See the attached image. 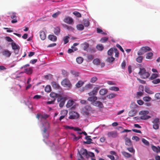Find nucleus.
I'll use <instances>...</instances> for the list:
<instances>
[{"instance_id": "obj_55", "label": "nucleus", "mask_w": 160, "mask_h": 160, "mask_svg": "<svg viewBox=\"0 0 160 160\" xmlns=\"http://www.w3.org/2000/svg\"><path fill=\"white\" fill-rule=\"evenodd\" d=\"M69 37L68 36H66L63 38V41L64 42V44H66L68 42V39Z\"/></svg>"}, {"instance_id": "obj_45", "label": "nucleus", "mask_w": 160, "mask_h": 160, "mask_svg": "<svg viewBox=\"0 0 160 160\" xmlns=\"http://www.w3.org/2000/svg\"><path fill=\"white\" fill-rule=\"evenodd\" d=\"M51 90V88L50 86H47L45 88V91L47 92H50Z\"/></svg>"}, {"instance_id": "obj_10", "label": "nucleus", "mask_w": 160, "mask_h": 160, "mask_svg": "<svg viewBox=\"0 0 160 160\" xmlns=\"http://www.w3.org/2000/svg\"><path fill=\"white\" fill-rule=\"evenodd\" d=\"M92 104L95 106H97L100 108H102L103 107L102 103L99 101H97L92 102Z\"/></svg>"}, {"instance_id": "obj_37", "label": "nucleus", "mask_w": 160, "mask_h": 160, "mask_svg": "<svg viewBox=\"0 0 160 160\" xmlns=\"http://www.w3.org/2000/svg\"><path fill=\"white\" fill-rule=\"evenodd\" d=\"M83 61V58L81 57H79L76 58V61L79 64L81 63Z\"/></svg>"}, {"instance_id": "obj_64", "label": "nucleus", "mask_w": 160, "mask_h": 160, "mask_svg": "<svg viewBox=\"0 0 160 160\" xmlns=\"http://www.w3.org/2000/svg\"><path fill=\"white\" fill-rule=\"evenodd\" d=\"M155 97L157 99H160V93L155 94Z\"/></svg>"}, {"instance_id": "obj_52", "label": "nucleus", "mask_w": 160, "mask_h": 160, "mask_svg": "<svg viewBox=\"0 0 160 160\" xmlns=\"http://www.w3.org/2000/svg\"><path fill=\"white\" fill-rule=\"evenodd\" d=\"M49 117V115L46 114H41V119H46Z\"/></svg>"}, {"instance_id": "obj_62", "label": "nucleus", "mask_w": 160, "mask_h": 160, "mask_svg": "<svg viewBox=\"0 0 160 160\" xmlns=\"http://www.w3.org/2000/svg\"><path fill=\"white\" fill-rule=\"evenodd\" d=\"M132 139L133 140H135L136 141H138L139 140V138L137 136H133L132 138Z\"/></svg>"}, {"instance_id": "obj_54", "label": "nucleus", "mask_w": 160, "mask_h": 160, "mask_svg": "<svg viewBox=\"0 0 160 160\" xmlns=\"http://www.w3.org/2000/svg\"><path fill=\"white\" fill-rule=\"evenodd\" d=\"M73 13L74 15L80 18L81 17V14L78 12L75 11L73 12Z\"/></svg>"}, {"instance_id": "obj_39", "label": "nucleus", "mask_w": 160, "mask_h": 160, "mask_svg": "<svg viewBox=\"0 0 160 160\" xmlns=\"http://www.w3.org/2000/svg\"><path fill=\"white\" fill-rule=\"evenodd\" d=\"M71 135H72L74 137L73 140L77 141L81 138V136H79L78 137H76L73 134L71 133Z\"/></svg>"}, {"instance_id": "obj_1", "label": "nucleus", "mask_w": 160, "mask_h": 160, "mask_svg": "<svg viewBox=\"0 0 160 160\" xmlns=\"http://www.w3.org/2000/svg\"><path fill=\"white\" fill-rule=\"evenodd\" d=\"M78 104L73 100H71V119H77L79 117V114L75 111H71L76 108Z\"/></svg>"}, {"instance_id": "obj_14", "label": "nucleus", "mask_w": 160, "mask_h": 160, "mask_svg": "<svg viewBox=\"0 0 160 160\" xmlns=\"http://www.w3.org/2000/svg\"><path fill=\"white\" fill-rule=\"evenodd\" d=\"M151 148L154 152L157 153H158L159 152H160V147L158 146V147H156L153 145H152L151 146Z\"/></svg>"}, {"instance_id": "obj_36", "label": "nucleus", "mask_w": 160, "mask_h": 160, "mask_svg": "<svg viewBox=\"0 0 160 160\" xmlns=\"http://www.w3.org/2000/svg\"><path fill=\"white\" fill-rule=\"evenodd\" d=\"M77 28L79 30H82L84 29V26L82 24H79L77 25Z\"/></svg>"}, {"instance_id": "obj_13", "label": "nucleus", "mask_w": 160, "mask_h": 160, "mask_svg": "<svg viewBox=\"0 0 160 160\" xmlns=\"http://www.w3.org/2000/svg\"><path fill=\"white\" fill-rule=\"evenodd\" d=\"M46 124L48 126L47 127V128H44V129L42 131V134L44 137L47 138L48 137V135L47 134H46V133L47 129L49 128V123L48 122H47Z\"/></svg>"}, {"instance_id": "obj_63", "label": "nucleus", "mask_w": 160, "mask_h": 160, "mask_svg": "<svg viewBox=\"0 0 160 160\" xmlns=\"http://www.w3.org/2000/svg\"><path fill=\"white\" fill-rule=\"evenodd\" d=\"M143 94V92L139 91L137 92V95L138 97H141Z\"/></svg>"}, {"instance_id": "obj_23", "label": "nucleus", "mask_w": 160, "mask_h": 160, "mask_svg": "<svg viewBox=\"0 0 160 160\" xmlns=\"http://www.w3.org/2000/svg\"><path fill=\"white\" fill-rule=\"evenodd\" d=\"M84 84V82L80 80L76 84V86L77 88H79L82 87Z\"/></svg>"}, {"instance_id": "obj_44", "label": "nucleus", "mask_w": 160, "mask_h": 160, "mask_svg": "<svg viewBox=\"0 0 160 160\" xmlns=\"http://www.w3.org/2000/svg\"><path fill=\"white\" fill-rule=\"evenodd\" d=\"M97 32L98 33H100L103 35H106L107 33L106 32H103L102 30L99 28H97Z\"/></svg>"}, {"instance_id": "obj_2", "label": "nucleus", "mask_w": 160, "mask_h": 160, "mask_svg": "<svg viewBox=\"0 0 160 160\" xmlns=\"http://www.w3.org/2000/svg\"><path fill=\"white\" fill-rule=\"evenodd\" d=\"M138 74L142 78L144 79L148 78L150 76L149 73L146 72L145 69L144 68H140Z\"/></svg>"}, {"instance_id": "obj_57", "label": "nucleus", "mask_w": 160, "mask_h": 160, "mask_svg": "<svg viewBox=\"0 0 160 160\" xmlns=\"http://www.w3.org/2000/svg\"><path fill=\"white\" fill-rule=\"evenodd\" d=\"M98 80V78L96 77H94L92 78L90 80V82L92 83H94Z\"/></svg>"}, {"instance_id": "obj_61", "label": "nucleus", "mask_w": 160, "mask_h": 160, "mask_svg": "<svg viewBox=\"0 0 160 160\" xmlns=\"http://www.w3.org/2000/svg\"><path fill=\"white\" fill-rule=\"evenodd\" d=\"M58 94L54 92H51L50 94V96L51 97L54 98L57 96Z\"/></svg>"}, {"instance_id": "obj_32", "label": "nucleus", "mask_w": 160, "mask_h": 160, "mask_svg": "<svg viewBox=\"0 0 160 160\" xmlns=\"http://www.w3.org/2000/svg\"><path fill=\"white\" fill-rule=\"evenodd\" d=\"M143 59V57L142 56H139L136 58V61L139 63H141L142 60Z\"/></svg>"}, {"instance_id": "obj_48", "label": "nucleus", "mask_w": 160, "mask_h": 160, "mask_svg": "<svg viewBox=\"0 0 160 160\" xmlns=\"http://www.w3.org/2000/svg\"><path fill=\"white\" fill-rule=\"evenodd\" d=\"M152 82L155 84H156L159 83L160 82V80L159 78L155 79H153L152 81Z\"/></svg>"}, {"instance_id": "obj_6", "label": "nucleus", "mask_w": 160, "mask_h": 160, "mask_svg": "<svg viewBox=\"0 0 160 160\" xmlns=\"http://www.w3.org/2000/svg\"><path fill=\"white\" fill-rule=\"evenodd\" d=\"M91 110V108L89 105H86L82 109V112L84 114L86 115H88L89 112Z\"/></svg>"}, {"instance_id": "obj_16", "label": "nucleus", "mask_w": 160, "mask_h": 160, "mask_svg": "<svg viewBox=\"0 0 160 160\" xmlns=\"http://www.w3.org/2000/svg\"><path fill=\"white\" fill-rule=\"evenodd\" d=\"M151 50V49L148 46L143 47L141 48V50L143 51L144 53L148 51H150Z\"/></svg>"}, {"instance_id": "obj_49", "label": "nucleus", "mask_w": 160, "mask_h": 160, "mask_svg": "<svg viewBox=\"0 0 160 160\" xmlns=\"http://www.w3.org/2000/svg\"><path fill=\"white\" fill-rule=\"evenodd\" d=\"M64 22L68 24H70V18L69 17H66L64 20Z\"/></svg>"}, {"instance_id": "obj_25", "label": "nucleus", "mask_w": 160, "mask_h": 160, "mask_svg": "<svg viewBox=\"0 0 160 160\" xmlns=\"http://www.w3.org/2000/svg\"><path fill=\"white\" fill-rule=\"evenodd\" d=\"M32 69L31 68L25 69L24 72H25L28 74H31L32 73Z\"/></svg>"}, {"instance_id": "obj_4", "label": "nucleus", "mask_w": 160, "mask_h": 160, "mask_svg": "<svg viewBox=\"0 0 160 160\" xmlns=\"http://www.w3.org/2000/svg\"><path fill=\"white\" fill-rule=\"evenodd\" d=\"M67 98L66 97H62L60 96L58 98L57 100L58 102H60L59 104V106L60 107L62 108L63 107L65 104V101L67 100Z\"/></svg>"}, {"instance_id": "obj_24", "label": "nucleus", "mask_w": 160, "mask_h": 160, "mask_svg": "<svg viewBox=\"0 0 160 160\" xmlns=\"http://www.w3.org/2000/svg\"><path fill=\"white\" fill-rule=\"evenodd\" d=\"M136 111L134 109H132L129 112L128 115L130 117H133L136 115Z\"/></svg>"}, {"instance_id": "obj_51", "label": "nucleus", "mask_w": 160, "mask_h": 160, "mask_svg": "<svg viewBox=\"0 0 160 160\" xmlns=\"http://www.w3.org/2000/svg\"><path fill=\"white\" fill-rule=\"evenodd\" d=\"M142 141L143 143H144L145 145L147 146H148L149 145V142L145 139L142 138Z\"/></svg>"}, {"instance_id": "obj_43", "label": "nucleus", "mask_w": 160, "mask_h": 160, "mask_svg": "<svg viewBox=\"0 0 160 160\" xmlns=\"http://www.w3.org/2000/svg\"><path fill=\"white\" fill-rule=\"evenodd\" d=\"M153 53L152 52H149L147 53L146 58L147 59H151L153 56Z\"/></svg>"}, {"instance_id": "obj_17", "label": "nucleus", "mask_w": 160, "mask_h": 160, "mask_svg": "<svg viewBox=\"0 0 160 160\" xmlns=\"http://www.w3.org/2000/svg\"><path fill=\"white\" fill-rule=\"evenodd\" d=\"M79 44L78 43H74L73 45L72 46L71 49V53L74 52V51H77L78 49L75 47Z\"/></svg>"}, {"instance_id": "obj_56", "label": "nucleus", "mask_w": 160, "mask_h": 160, "mask_svg": "<svg viewBox=\"0 0 160 160\" xmlns=\"http://www.w3.org/2000/svg\"><path fill=\"white\" fill-rule=\"evenodd\" d=\"M83 23L85 26L86 27H88L89 25V22L88 20H84Z\"/></svg>"}, {"instance_id": "obj_8", "label": "nucleus", "mask_w": 160, "mask_h": 160, "mask_svg": "<svg viewBox=\"0 0 160 160\" xmlns=\"http://www.w3.org/2000/svg\"><path fill=\"white\" fill-rule=\"evenodd\" d=\"M78 153L79 154L85 156L87 158H88V153L86 149L81 148L80 151H78Z\"/></svg>"}, {"instance_id": "obj_22", "label": "nucleus", "mask_w": 160, "mask_h": 160, "mask_svg": "<svg viewBox=\"0 0 160 160\" xmlns=\"http://www.w3.org/2000/svg\"><path fill=\"white\" fill-rule=\"evenodd\" d=\"M51 85L55 89H58L59 88V84L53 81L52 82Z\"/></svg>"}, {"instance_id": "obj_58", "label": "nucleus", "mask_w": 160, "mask_h": 160, "mask_svg": "<svg viewBox=\"0 0 160 160\" xmlns=\"http://www.w3.org/2000/svg\"><path fill=\"white\" fill-rule=\"evenodd\" d=\"M108 38H107L106 37H104L102 38L101 39L100 41L101 42L103 43V42H106L108 40Z\"/></svg>"}, {"instance_id": "obj_31", "label": "nucleus", "mask_w": 160, "mask_h": 160, "mask_svg": "<svg viewBox=\"0 0 160 160\" xmlns=\"http://www.w3.org/2000/svg\"><path fill=\"white\" fill-rule=\"evenodd\" d=\"M93 62L94 64L96 65H98L100 63V61L99 59L95 58L93 60Z\"/></svg>"}, {"instance_id": "obj_5", "label": "nucleus", "mask_w": 160, "mask_h": 160, "mask_svg": "<svg viewBox=\"0 0 160 160\" xmlns=\"http://www.w3.org/2000/svg\"><path fill=\"white\" fill-rule=\"evenodd\" d=\"M2 56L6 58H8L10 57L12 52L7 49H5L3 50L1 52Z\"/></svg>"}, {"instance_id": "obj_15", "label": "nucleus", "mask_w": 160, "mask_h": 160, "mask_svg": "<svg viewBox=\"0 0 160 160\" xmlns=\"http://www.w3.org/2000/svg\"><path fill=\"white\" fill-rule=\"evenodd\" d=\"M89 44L87 42H84L81 44L83 49L85 51H88V48L89 47Z\"/></svg>"}, {"instance_id": "obj_47", "label": "nucleus", "mask_w": 160, "mask_h": 160, "mask_svg": "<svg viewBox=\"0 0 160 160\" xmlns=\"http://www.w3.org/2000/svg\"><path fill=\"white\" fill-rule=\"evenodd\" d=\"M109 89L114 91H118L119 90V88L118 87H112L109 88Z\"/></svg>"}, {"instance_id": "obj_12", "label": "nucleus", "mask_w": 160, "mask_h": 160, "mask_svg": "<svg viewBox=\"0 0 160 160\" xmlns=\"http://www.w3.org/2000/svg\"><path fill=\"white\" fill-rule=\"evenodd\" d=\"M125 141V144L126 145L128 146H132V144L130 139L127 137H126L124 138Z\"/></svg>"}, {"instance_id": "obj_38", "label": "nucleus", "mask_w": 160, "mask_h": 160, "mask_svg": "<svg viewBox=\"0 0 160 160\" xmlns=\"http://www.w3.org/2000/svg\"><path fill=\"white\" fill-rule=\"evenodd\" d=\"M158 77V74L157 73H153L152 74L151 77H150V79L151 80L154 79H156V78Z\"/></svg>"}, {"instance_id": "obj_19", "label": "nucleus", "mask_w": 160, "mask_h": 160, "mask_svg": "<svg viewBox=\"0 0 160 160\" xmlns=\"http://www.w3.org/2000/svg\"><path fill=\"white\" fill-rule=\"evenodd\" d=\"M40 37L42 40H44L46 38V35L43 31H41L40 33Z\"/></svg>"}, {"instance_id": "obj_20", "label": "nucleus", "mask_w": 160, "mask_h": 160, "mask_svg": "<svg viewBox=\"0 0 160 160\" xmlns=\"http://www.w3.org/2000/svg\"><path fill=\"white\" fill-rule=\"evenodd\" d=\"M48 39L52 41H55L57 39V37L53 35L50 34L48 36Z\"/></svg>"}, {"instance_id": "obj_7", "label": "nucleus", "mask_w": 160, "mask_h": 160, "mask_svg": "<svg viewBox=\"0 0 160 160\" xmlns=\"http://www.w3.org/2000/svg\"><path fill=\"white\" fill-rule=\"evenodd\" d=\"M11 45L12 49L15 51L14 52L16 54H18L20 49L19 46L17 45L16 43L14 42H12Z\"/></svg>"}, {"instance_id": "obj_34", "label": "nucleus", "mask_w": 160, "mask_h": 160, "mask_svg": "<svg viewBox=\"0 0 160 160\" xmlns=\"http://www.w3.org/2000/svg\"><path fill=\"white\" fill-rule=\"evenodd\" d=\"M60 28L59 27H57L55 28L54 33L56 35H58L60 33Z\"/></svg>"}, {"instance_id": "obj_59", "label": "nucleus", "mask_w": 160, "mask_h": 160, "mask_svg": "<svg viewBox=\"0 0 160 160\" xmlns=\"http://www.w3.org/2000/svg\"><path fill=\"white\" fill-rule=\"evenodd\" d=\"M153 127L154 129L157 130L159 128V125L158 123H154Z\"/></svg>"}, {"instance_id": "obj_28", "label": "nucleus", "mask_w": 160, "mask_h": 160, "mask_svg": "<svg viewBox=\"0 0 160 160\" xmlns=\"http://www.w3.org/2000/svg\"><path fill=\"white\" fill-rule=\"evenodd\" d=\"M71 73L73 77H77L79 75V72L75 71L72 70L71 71Z\"/></svg>"}, {"instance_id": "obj_40", "label": "nucleus", "mask_w": 160, "mask_h": 160, "mask_svg": "<svg viewBox=\"0 0 160 160\" xmlns=\"http://www.w3.org/2000/svg\"><path fill=\"white\" fill-rule=\"evenodd\" d=\"M114 60V58L112 57H108L107 59V61L110 63L113 62Z\"/></svg>"}, {"instance_id": "obj_26", "label": "nucleus", "mask_w": 160, "mask_h": 160, "mask_svg": "<svg viewBox=\"0 0 160 160\" xmlns=\"http://www.w3.org/2000/svg\"><path fill=\"white\" fill-rule=\"evenodd\" d=\"M108 92V90L105 89L103 88L101 89L99 91V93L102 95H104L106 94Z\"/></svg>"}, {"instance_id": "obj_53", "label": "nucleus", "mask_w": 160, "mask_h": 160, "mask_svg": "<svg viewBox=\"0 0 160 160\" xmlns=\"http://www.w3.org/2000/svg\"><path fill=\"white\" fill-rule=\"evenodd\" d=\"M61 12L59 11L53 14L52 15V17L54 18H57L60 14Z\"/></svg>"}, {"instance_id": "obj_18", "label": "nucleus", "mask_w": 160, "mask_h": 160, "mask_svg": "<svg viewBox=\"0 0 160 160\" xmlns=\"http://www.w3.org/2000/svg\"><path fill=\"white\" fill-rule=\"evenodd\" d=\"M90 137V136H87L85 137V138L87 140V141H84L83 143L84 144H90L92 143L91 141L92 140L91 138H89Z\"/></svg>"}, {"instance_id": "obj_27", "label": "nucleus", "mask_w": 160, "mask_h": 160, "mask_svg": "<svg viewBox=\"0 0 160 160\" xmlns=\"http://www.w3.org/2000/svg\"><path fill=\"white\" fill-rule=\"evenodd\" d=\"M122 155L126 158H129L132 156V155L131 154L125 151L122 152Z\"/></svg>"}, {"instance_id": "obj_33", "label": "nucleus", "mask_w": 160, "mask_h": 160, "mask_svg": "<svg viewBox=\"0 0 160 160\" xmlns=\"http://www.w3.org/2000/svg\"><path fill=\"white\" fill-rule=\"evenodd\" d=\"M96 48L98 50L102 51L104 47L102 44H98L96 46Z\"/></svg>"}, {"instance_id": "obj_50", "label": "nucleus", "mask_w": 160, "mask_h": 160, "mask_svg": "<svg viewBox=\"0 0 160 160\" xmlns=\"http://www.w3.org/2000/svg\"><path fill=\"white\" fill-rule=\"evenodd\" d=\"M97 92L95 90H93L91 92L88 93V94L89 96H93L96 94Z\"/></svg>"}, {"instance_id": "obj_42", "label": "nucleus", "mask_w": 160, "mask_h": 160, "mask_svg": "<svg viewBox=\"0 0 160 160\" xmlns=\"http://www.w3.org/2000/svg\"><path fill=\"white\" fill-rule=\"evenodd\" d=\"M143 100L145 102H149L151 100V98L149 96L145 97L143 98Z\"/></svg>"}, {"instance_id": "obj_41", "label": "nucleus", "mask_w": 160, "mask_h": 160, "mask_svg": "<svg viewBox=\"0 0 160 160\" xmlns=\"http://www.w3.org/2000/svg\"><path fill=\"white\" fill-rule=\"evenodd\" d=\"M67 111H65V110L62 111V113H64V114H65V115H62L61 116H60L59 118V120L61 121L62 119H63L65 117V115L67 114Z\"/></svg>"}, {"instance_id": "obj_30", "label": "nucleus", "mask_w": 160, "mask_h": 160, "mask_svg": "<svg viewBox=\"0 0 160 160\" xmlns=\"http://www.w3.org/2000/svg\"><path fill=\"white\" fill-rule=\"evenodd\" d=\"M145 92L148 93L150 94H153L154 92L150 89V88L147 87H145Z\"/></svg>"}, {"instance_id": "obj_21", "label": "nucleus", "mask_w": 160, "mask_h": 160, "mask_svg": "<svg viewBox=\"0 0 160 160\" xmlns=\"http://www.w3.org/2000/svg\"><path fill=\"white\" fill-rule=\"evenodd\" d=\"M116 48H111L109 49L108 52V55L109 56H112L113 53L115 52V49H116Z\"/></svg>"}, {"instance_id": "obj_46", "label": "nucleus", "mask_w": 160, "mask_h": 160, "mask_svg": "<svg viewBox=\"0 0 160 160\" xmlns=\"http://www.w3.org/2000/svg\"><path fill=\"white\" fill-rule=\"evenodd\" d=\"M131 148H127V149L130 152L132 153H134L135 151L133 148L132 146H131Z\"/></svg>"}, {"instance_id": "obj_11", "label": "nucleus", "mask_w": 160, "mask_h": 160, "mask_svg": "<svg viewBox=\"0 0 160 160\" xmlns=\"http://www.w3.org/2000/svg\"><path fill=\"white\" fill-rule=\"evenodd\" d=\"M62 84L64 87H70V82L69 80L67 79H65L63 80L62 82Z\"/></svg>"}, {"instance_id": "obj_9", "label": "nucleus", "mask_w": 160, "mask_h": 160, "mask_svg": "<svg viewBox=\"0 0 160 160\" xmlns=\"http://www.w3.org/2000/svg\"><path fill=\"white\" fill-rule=\"evenodd\" d=\"M107 135L109 137L112 138H115L118 136L117 132L116 131L108 132V133Z\"/></svg>"}, {"instance_id": "obj_29", "label": "nucleus", "mask_w": 160, "mask_h": 160, "mask_svg": "<svg viewBox=\"0 0 160 160\" xmlns=\"http://www.w3.org/2000/svg\"><path fill=\"white\" fill-rule=\"evenodd\" d=\"M97 99V98L96 96L90 97H89L88 98V101L91 102H96L95 101Z\"/></svg>"}, {"instance_id": "obj_35", "label": "nucleus", "mask_w": 160, "mask_h": 160, "mask_svg": "<svg viewBox=\"0 0 160 160\" xmlns=\"http://www.w3.org/2000/svg\"><path fill=\"white\" fill-rule=\"evenodd\" d=\"M117 96V94L115 93H110L107 95V97L109 99L112 98Z\"/></svg>"}, {"instance_id": "obj_60", "label": "nucleus", "mask_w": 160, "mask_h": 160, "mask_svg": "<svg viewBox=\"0 0 160 160\" xmlns=\"http://www.w3.org/2000/svg\"><path fill=\"white\" fill-rule=\"evenodd\" d=\"M16 13L15 12H13L12 13V15L11 16V18L13 19H17V16L16 15Z\"/></svg>"}, {"instance_id": "obj_3", "label": "nucleus", "mask_w": 160, "mask_h": 160, "mask_svg": "<svg viewBox=\"0 0 160 160\" xmlns=\"http://www.w3.org/2000/svg\"><path fill=\"white\" fill-rule=\"evenodd\" d=\"M149 113L148 111H142L139 112L140 115V118L142 120H146L150 118V116L148 115Z\"/></svg>"}]
</instances>
